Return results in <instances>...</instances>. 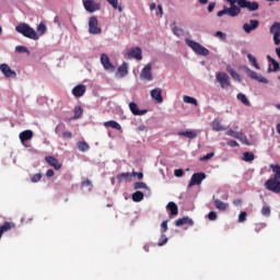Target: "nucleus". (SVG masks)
I'll return each mask as SVG.
<instances>
[{
    "label": "nucleus",
    "instance_id": "nucleus-1",
    "mask_svg": "<svg viewBox=\"0 0 280 280\" xmlns=\"http://www.w3.org/2000/svg\"><path fill=\"white\" fill-rule=\"evenodd\" d=\"M230 3V8H224L217 13V16H240L242 9L248 10V12H257L259 10V3L257 1L250 2L248 0H226ZM242 8V9H241Z\"/></svg>",
    "mask_w": 280,
    "mask_h": 280
},
{
    "label": "nucleus",
    "instance_id": "nucleus-2",
    "mask_svg": "<svg viewBox=\"0 0 280 280\" xmlns=\"http://www.w3.org/2000/svg\"><path fill=\"white\" fill-rule=\"evenodd\" d=\"M15 32L22 34L25 38H31V40H38V33H36V31L27 23H20L15 26Z\"/></svg>",
    "mask_w": 280,
    "mask_h": 280
},
{
    "label": "nucleus",
    "instance_id": "nucleus-3",
    "mask_svg": "<svg viewBox=\"0 0 280 280\" xmlns=\"http://www.w3.org/2000/svg\"><path fill=\"white\" fill-rule=\"evenodd\" d=\"M186 45L195 51L198 56H209V49H207L205 46L200 45V43L186 39Z\"/></svg>",
    "mask_w": 280,
    "mask_h": 280
},
{
    "label": "nucleus",
    "instance_id": "nucleus-4",
    "mask_svg": "<svg viewBox=\"0 0 280 280\" xmlns=\"http://www.w3.org/2000/svg\"><path fill=\"white\" fill-rule=\"evenodd\" d=\"M265 189L272 191V194H280V179L270 177L265 182Z\"/></svg>",
    "mask_w": 280,
    "mask_h": 280
},
{
    "label": "nucleus",
    "instance_id": "nucleus-5",
    "mask_svg": "<svg viewBox=\"0 0 280 280\" xmlns=\"http://www.w3.org/2000/svg\"><path fill=\"white\" fill-rule=\"evenodd\" d=\"M82 2L84 10L86 12H90V14L102 10V4L100 2H96L95 0H82Z\"/></svg>",
    "mask_w": 280,
    "mask_h": 280
},
{
    "label": "nucleus",
    "instance_id": "nucleus-6",
    "mask_svg": "<svg viewBox=\"0 0 280 280\" xmlns=\"http://www.w3.org/2000/svg\"><path fill=\"white\" fill-rule=\"evenodd\" d=\"M215 80L219 82L221 89H229L231 86V80L226 72H217Z\"/></svg>",
    "mask_w": 280,
    "mask_h": 280
},
{
    "label": "nucleus",
    "instance_id": "nucleus-7",
    "mask_svg": "<svg viewBox=\"0 0 280 280\" xmlns=\"http://www.w3.org/2000/svg\"><path fill=\"white\" fill-rule=\"evenodd\" d=\"M89 32L93 35L102 34V27H100V21L96 16H91L89 20Z\"/></svg>",
    "mask_w": 280,
    "mask_h": 280
},
{
    "label": "nucleus",
    "instance_id": "nucleus-8",
    "mask_svg": "<svg viewBox=\"0 0 280 280\" xmlns=\"http://www.w3.org/2000/svg\"><path fill=\"white\" fill-rule=\"evenodd\" d=\"M205 178H207V174L205 173H194L190 182L188 184V189H191V187L196 186V185H202V180H205Z\"/></svg>",
    "mask_w": 280,
    "mask_h": 280
},
{
    "label": "nucleus",
    "instance_id": "nucleus-9",
    "mask_svg": "<svg viewBox=\"0 0 280 280\" xmlns=\"http://www.w3.org/2000/svg\"><path fill=\"white\" fill-rule=\"evenodd\" d=\"M248 78L252 80H256L257 82H260L261 84H268V79L266 77L257 73L254 70H250L249 68L246 69Z\"/></svg>",
    "mask_w": 280,
    "mask_h": 280
},
{
    "label": "nucleus",
    "instance_id": "nucleus-10",
    "mask_svg": "<svg viewBox=\"0 0 280 280\" xmlns=\"http://www.w3.org/2000/svg\"><path fill=\"white\" fill-rule=\"evenodd\" d=\"M0 71L4 78H16V71L12 70L8 63L0 65Z\"/></svg>",
    "mask_w": 280,
    "mask_h": 280
},
{
    "label": "nucleus",
    "instance_id": "nucleus-11",
    "mask_svg": "<svg viewBox=\"0 0 280 280\" xmlns=\"http://www.w3.org/2000/svg\"><path fill=\"white\" fill-rule=\"evenodd\" d=\"M101 65H103L106 71H115V66H113L110 59L108 58V55L106 54L101 55Z\"/></svg>",
    "mask_w": 280,
    "mask_h": 280
},
{
    "label": "nucleus",
    "instance_id": "nucleus-12",
    "mask_svg": "<svg viewBox=\"0 0 280 280\" xmlns=\"http://www.w3.org/2000/svg\"><path fill=\"white\" fill-rule=\"evenodd\" d=\"M259 27L258 20H250L249 23H245L243 25V30L246 34H250V32H255Z\"/></svg>",
    "mask_w": 280,
    "mask_h": 280
},
{
    "label": "nucleus",
    "instance_id": "nucleus-13",
    "mask_svg": "<svg viewBox=\"0 0 280 280\" xmlns=\"http://www.w3.org/2000/svg\"><path fill=\"white\" fill-rule=\"evenodd\" d=\"M140 78L142 80H147L148 82H151V80H152V65L149 63L142 69V71L140 73Z\"/></svg>",
    "mask_w": 280,
    "mask_h": 280
},
{
    "label": "nucleus",
    "instance_id": "nucleus-14",
    "mask_svg": "<svg viewBox=\"0 0 280 280\" xmlns=\"http://www.w3.org/2000/svg\"><path fill=\"white\" fill-rule=\"evenodd\" d=\"M129 110L132 113V115L138 117H141L148 113L147 109H139V105H137L135 102L129 103Z\"/></svg>",
    "mask_w": 280,
    "mask_h": 280
},
{
    "label": "nucleus",
    "instance_id": "nucleus-15",
    "mask_svg": "<svg viewBox=\"0 0 280 280\" xmlns=\"http://www.w3.org/2000/svg\"><path fill=\"white\" fill-rule=\"evenodd\" d=\"M46 163H48V165H50V167H54V170H60L62 167V163H60L58 161V159L51 156V155H47L45 158Z\"/></svg>",
    "mask_w": 280,
    "mask_h": 280
},
{
    "label": "nucleus",
    "instance_id": "nucleus-16",
    "mask_svg": "<svg viewBox=\"0 0 280 280\" xmlns=\"http://www.w3.org/2000/svg\"><path fill=\"white\" fill-rule=\"evenodd\" d=\"M163 90L161 88L153 89L151 91V97L158 102V104H163Z\"/></svg>",
    "mask_w": 280,
    "mask_h": 280
},
{
    "label": "nucleus",
    "instance_id": "nucleus-17",
    "mask_svg": "<svg viewBox=\"0 0 280 280\" xmlns=\"http://www.w3.org/2000/svg\"><path fill=\"white\" fill-rule=\"evenodd\" d=\"M86 93V86L84 84H79L72 89V95L74 97H82Z\"/></svg>",
    "mask_w": 280,
    "mask_h": 280
},
{
    "label": "nucleus",
    "instance_id": "nucleus-18",
    "mask_svg": "<svg viewBox=\"0 0 280 280\" xmlns=\"http://www.w3.org/2000/svg\"><path fill=\"white\" fill-rule=\"evenodd\" d=\"M128 57L135 58L136 60H143L141 48L139 47L132 48L131 51L128 52Z\"/></svg>",
    "mask_w": 280,
    "mask_h": 280
},
{
    "label": "nucleus",
    "instance_id": "nucleus-19",
    "mask_svg": "<svg viewBox=\"0 0 280 280\" xmlns=\"http://www.w3.org/2000/svg\"><path fill=\"white\" fill-rule=\"evenodd\" d=\"M211 128L214 132H222L226 130V127H224V125H222V121H220V119L218 118L211 122Z\"/></svg>",
    "mask_w": 280,
    "mask_h": 280
},
{
    "label": "nucleus",
    "instance_id": "nucleus-20",
    "mask_svg": "<svg viewBox=\"0 0 280 280\" xmlns=\"http://www.w3.org/2000/svg\"><path fill=\"white\" fill-rule=\"evenodd\" d=\"M16 224H14L13 222H4L1 226H0V237L3 236V233H8V231H12V229H15Z\"/></svg>",
    "mask_w": 280,
    "mask_h": 280
},
{
    "label": "nucleus",
    "instance_id": "nucleus-21",
    "mask_svg": "<svg viewBox=\"0 0 280 280\" xmlns=\"http://www.w3.org/2000/svg\"><path fill=\"white\" fill-rule=\"evenodd\" d=\"M185 224H189V226H194V221L189 217H184L175 221V226H185Z\"/></svg>",
    "mask_w": 280,
    "mask_h": 280
},
{
    "label": "nucleus",
    "instance_id": "nucleus-22",
    "mask_svg": "<svg viewBox=\"0 0 280 280\" xmlns=\"http://www.w3.org/2000/svg\"><path fill=\"white\" fill-rule=\"evenodd\" d=\"M34 131L32 130H25L20 133V141L21 143H25V141H30V139H33Z\"/></svg>",
    "mask_w": 280,
    "mask_h": 280
},
{
    "label": "nucleus",
    "instance_id": "nucleus-23",
    "mask_svg": "<svg viewBox=\"0 0 280 280\" xmlns=\"http://www.w3.org/2000/svg\"><path fill=\"white\" fill-rule=\"evenodd\" d=\"M267 60L273 67V68H270V67L268 68V73H272L275 71H279V63L277 62V60H275V58H272L270 55H268L267 56Z\"/></svg>",
    "mask_w": 280,
    "mask_h": 280
},
{
    "label": "nucleus",
    "instance_id": "nucleus-24",
    "mask_svg": "<svg viewBox=\"0 0 280 280\" xmlns=\"http://www.w3.org/2000/svg\"><path fill=\"white\" fill-rule=\"evenodd\" d=\"M213 201H214V207L215 209H218L219 211H226L229 205L224 203L222 200L220 199H215V196H213Z\"/></svg>",
    "mask_w": 280,
    "mask_h": 280
},
{
    "label": "nucleus",
    "instance_id": "nucleus-25",
    "mask_svg": "<svg viewBox=\"0 0 280 280\" xmlns=\"http://www.w3.org/2000/svg\"><path fill=\"white\" fill-rule=\"evenodd\" d=\"M178 137H186L187 139H196V137H198V131L197 130L179 131Z\"/></svg>",
    "mask_w": 280,
    "mask_h": 280
},
{
    "label": "nucleus",
    "instance_id": "nucleus-26",
    "mask_svg": "<svg viewBox=\"0 0 280 280\" xmlns=\"http://www.w3.org/2000/svg\"><path fill=\"white\" fill-rule=\"evenodd\" d=\"M166 209L171 212V215H176L178 213V206L174 201H170Z\"/></svg>",
    "mask_w": 280,
    "mask_h": 280
},
{
    "label": "nucleus",
    "instance_id": "nucleus-27",
    "mask_svg": "<svg viewBox=\"0 0 280 280\" xmlns=\"http://www.w3.org/2000/svg\"><path fill=\"white\" fill-rule=\"evenodd\" d=\"M105 128H114V130H121V125L115 120L104 122Z\"/></svg>",
    "mask_w": 280,
    "mask_h": 280
},
{
    "label": "nucleus",
    "instance_id": "nucleus-28",
    "mask_svg": "<svg viewBox=\"0 0 280 280\" xmlns=\"http://www.w3.org/2000/svg\"><path fill=\"white\" fill-rule=\"evenodd\" d=\"M109 5H112L113 10H118V12H124V8L119 5V0H105Z\"/></svg>",
    "mask_w": 280,
    "mask_h": 280
},
{
    "label": "nucleus",
    "instance_id": "nucleus-29",
    "mask_svg": "<svg viewBox=\"0 0 280 280\" xmlns=\"http://www.w3.org/2000/svg\"><path fill=\"white\" fill-rule=\"evenodd\" d=\"M77 148L80 152H89L91 147L89 145V143H86V141H79L77 143Z\"/></svg>",
    "mask_w": 280,
    "mask_h": 280
},
{
    "label": "nucleus",
    "instance_id": "nucleus-30",
    "mask_svg": "<svg viewBox=\"0 0 280 280\" xmlns=\"http://www.w3.org/2000/svg\"><path fill=\"white\" fill-rule=\"evenodd\" d=\"M117 73H119L120 78H125V75H128V65L122 63L118 67Z\"/></svg>",
    "mask_w": 280,
    "mask_h": 280
},
{
    "label": "nucleus",
    "instance_id": "nucleus-31",
    "mask_svg": "<svg viewBox=\"0 0 280 280\" xmlns=\"http://www.w3.org/2000/svg\"><path fill=\"white\" fill-rule=\"evenodd\" d=\"M270 170L273 172V178L280 180V165L279 164H270Z\"/></svg>",
    "mask_w": 280,
    "mask_h": 280
},
{
    "label": "nucleus",
    "instance_id": "nucleus-32",
    "mask_svg": "<svg viewBox=\"0 0 280 280\" xmlns=\"http://www.w3.org/2000/svg\"><path fill=\"white\" fill-rule=\"evenodd\" d=\"M73 113L74 116L72 117V119H80V117L84 115V109L82 108V106H75Z\"/></svg>",
    "mask_w": 280,
    "mask_h": 280
},
{
    "label": "nucleus",
    "instance_id": "nucleus-33",
    "mask_svg": "<svg viewBox=\"0 0 280 280\" xmlns=\"http://www.w3.org/2000/svg\"><path fill=\"white\" fill-rule=\"evenodd\" d=\"M237 100L244 104V106H250V101H248V97H246V94L238 93L237 94Z\"/></svg>",
    "mask_w": 280,
    "mask_h": 280
},
{
    "label": "nucleus",
    "instance_id": "nucleus-34",
    "mask_svg": "<svg viewBox=\"0 0 280 280\" xmlns=\"http://www.w3.org/2000/svg\"><path fill=\"white\" fill-rule=\"evenodd\" d=\"M243 161H245L246 163H250L252 161H255V154L252 152H245L243 154Z\"/></svg>",
    "mask_w": 280,
    "mask_h": 280
},
{
    "label": "nucleus",
    "instance_id": "nucleus-35",
    "mask_svg": "<svg viewBox=\"0 0 280 280\" xmlns=\"http://www.w3.org/2000/svg\"><path fill=\"white\" fill-rule=\"evenodd\" d=\"M270 34H280V22H275L270 27Z\"/></svg>",
    "mask_w": 280,
    "mask_h": 280
},
{
    "label": "nucleus",
    "instance_id": "nucleus-36",
    "mask_svg": "<svg viewBox=\"0 0 280 280\" xmlns=\"http://www.w3.org/2000/svg\"><path fill=\"white\" fill-rule=\"evenodd\" d=\"M143 192H141V191H136V192H133L132 194V200H133V202H141V200H143Z\"/></svg>",
    "mask_w": 280,
    "mask_h": 280
},
{
    "label": "nucleus",
    "instance_id": "nucleus-37",
    "mask_svg": "<svg viewBox=\"0 0 280 280\" xmlns=\"http://www.w3.org/2000/svg\"><path fill=\"white\" fill-rule=\"evenodd\" d=\"M247 59L253 65V67H255V69H260L259 63H257V58H255V56L248 54Z\"/></svg>",
    "mask_w": 280,
    "mask_h": 280
},
{
    "label": "nucleus",
    "instance_id": "nucleus-38",
    "mask_svg": "<svg viewBox=\"0 0 280 280\" xmlns=\"http://www.w3.org/2000/svg\"><path fill=\"white\" fill-rule=\"evenodd\" d=\"M228 71L234 80H237V82H242V77L240 75V73H237V71H235V69H228Z\"/></svg>",
    "mask_w": 280,
    "mask_h": 280
},
{
    "label": "nucleus",
    "instance_id": "nucleus-39",
    "mask_svg": "<svg viewBox=\"0 0 280 280\" xmlns=\"http://www.w3.org/2000/svg\"><path fill=\"white\" fill-rule=\"evenodd\" d=\"M117 178L119 182L121 180H130V178H132V174L130 173H120L117 175Z\"/></svg>",
    "mask_w": 280,
    "mask_h": 280
},
{
    "label": "nucleus",
    "instance_id": "nucleus-40",
    "mask_svg": "<svg viewBox=\"0 0 280 280\" xmlns=\"http://www.w3.org/2000/svg\"><path fill=\"white\" fill-rule=\"evenodd\" d=\"M37 32L39 33V36H44V34L47 33V25H45L44 22H40L37 26Z\"/></svg>",
    "mask_w": 280,
    "mask_h": 280
},
{
    "label": "nucleus",
    "instance_id": "nucleus-41",
    "mask_svg": "<svg viewBox=\"0 0 280 280\" xmlns=\"http://www.w3.org/2000/svg\"><path fill=\"white\" fill-rule=\"evenodd\" d=\"M185 104H194V106H198V101L191 96H184Z\"/></svg>",
    "mask_w": 280,
    "mask_h": 280
},
{
    "label": "nucleus",
    "instance_id": "nucleus-42",
    "mask_svg": "<svg viewBox=\"0 0 280 280\" xmlns=\"http://www.w3.org/2000/svg\"><path fill=\"white\" fill-rule=\"evenodd\" d=\"M240 142L245 143V145H248V138L243 132H240L237 138Z\"/></svg>",
    "mask_w": 280,
    "mask_h": 280
},
{
    "label": "nucleus",
    "instance_id": "nucleus-43",
    "mask_svg": "<svg viewBox=\"0 0 280 280\" xmlns=\"http://www.w3.org/2000/svg\"><path fill=\"white\" fill-rule=\"evenodd\" d=\"M261 215H265V218H270V208L269 206H264L260 211Z\"/></svg>",
    "mask_w": 280,
    "mask_h": 280
},
{
    "label": "nucleus",
    "instance_id": "nucleus-44",
    "mask_svg": "<svg viewBox=\"0 0 280 280\" xmlns=\"http://www.w3.org/2000/svg\"><path fill=\"white\" fill-rule=\"evenodd\" d=\"M81 187H89V191H91L93 189V183L91 182V179H84L81 183Z\"/></svg>",
    "mask_w": 280,
    "mask_h": 280
},
{
    "label": "nucleus",
    "instance_id": "nucleus-45",
    "mask_svg": "<svg viewBox=\"0 0 280 280\" xmlns=\"http://www.w3.org/2000/svg\"><path fill=\"white\" fill-rule=\"evenodd\" d=\"M133 187L135 189H148V185L143 182H136Z\"/></svg>",
    "mask_w": 280,
    "mask_h": 280
},
{
    "label": "nucleus",
    "instance_id": "nucleus-46",
    "mask_svg": "<svg viewBox=\"0 0 280 280\" xmlns=\"http://www.w3.org/2000/svg\"><path fill=\"white\" fill-rule=\"evenodd\" d=\"M240 132L241 131H235L233 129H230V130L226 131V135H228V137H232L233 139H237V137L240 136Z\"/></svg>",
    "mask_w": 280,
    "mask_h": 280
},
{
    "label": "nucleus",
    "instance_id": "nucleus-47",
    "mask_svg": "<svg viewBox=\"0 0 280 280\" xmlns=\"http://www.w3.org/2000/svg\"><path fill=\"white\" fill-rule=\"evenodd\" d=\"M66 128L67 126H65V124H59L55 129L56 135H60L61 132H65Z\"/></svg>",
    "mask_w": 280,
    "mask_h": 280
},
{
    "label": "nucleus",
    "instance_id": "nucleus-48",
    "mask_svg": "<svg viewBox=\"0 0 280 280\" xmlns=\"http://www.w3.org/2000/svg\"><path fill=\"white\" fill-rule=\"evenodd\" d=\"M168 242L167 236H165V234H162L160 237V242L158 243V246H165Z\"/></svg>",
    "mask_w": 280,
    "mask_h": 280
},
{
    "label": "nucleus",
    "instance_id": "nucleus-49",
    "mask_svg": "<svg viewBox=\"0 0 280 280\" xmlns=\"http://www.w3.org/2000/svg\"><path fill=\"white\" fill-rule=\"evenodd\" d=\"M15 51L18 54H27L30 50H27V47H25V46H16Z\"/></svg>",
    "mask_w": 280,
    "mask_h": 280
},
{
    "label": "nucleus",
    "instance_id": "nucleus-50",
    "mask_svg": "<svg viewBox=\"0 0 280 280\" xmlns=\"http://www.w3.org/2000/svg\"><path fill=\"white\" fill-rule=\"evenodd\" d=\"M40 178H43V175L40 173H37V174L32 176L31 180L33 183H39Z\"/></svg>",
    "mask_w": 280,
    "mask_h": 280
},
{
    "label": "nucleus",
    "instance_id": "nucleus-51",
    "mask_svg": "<svg viewBox=\"0 0 280 280\" xmlns=\"http://www.w3.org/2000/svg\"><path fill=\"white\" fill-rule=\"evenodd\" d=\"M214 36L217 38H220L221 40H226V34L225 33H222L221 31H218Z\"/></svg>",
    "mask_w": 280,
    "mask_h": 280
},
{
    "label": "nucleus",
    "instance_id": "nucleus-52",
    "mask_svg": "<svg viewBox=\"0 0 280 280\" xmlns=\"http://www.w3.org/2000/svg\"><path fill=\"white\" fill-rule=\"evenodd\" d=\"M208 219L210 220V221H215V220H218V213H215L214 211H210L209 213H208Z\"/></svg>",
    "mask_w": 280,
    "mask_h": 280
},
{
    "label": "nucleus",
    "instance_id": "nucleus-53",
    "mask_svg": "<svg viewBox=\"0 0 280 280\" xmlns=\"http://www.w3.org/2000/svg\"><path fill=\"white\" fill-rule=\"evenodd\" d=\"M213 156H215V153L210 152V153L203 155V156L200 159V161H209L210 159H213Z\"/></svg>",
    "mask_w": 280,
    "mask_h": 280
},
{
    "label": "nucleus",
    "instance_id": "nucleus-54",
    "mask_svg": "<svg viewBox=\"0 0 280 280\" xmlns=\"http://www.w3.org/2000/svg\"><path fill=\"white\" fill-rule=\"evenodd\" d=\"M248 214L246 213V211H243V212H241L240 213V215H238V222H246V217H247Z\"/></svg>",
    "mask_w": 280,
    "mask_h": 280
},
{
    "label": "nucleus",
    "instance_id": "nucleus-55",
    "mask_svg": "<svg viewBox=\"0 0 280 280\" xmlns=\"http://www.w3.org/2000/svg\"><path fill=\"white\" fill-rule=\"evenodd\" d=\"M174 174L177 178H180L185 174V171H183V168H178L174 171Z\"/></svg>",
    "mask_w": 280,
    "mask_h": 280
},
{
    "label": "nucleus",
    "instance_id": "nucleus-56",
    "mask_svg": "<svg viewBox=\"0 0 280 280\" xmlns=\"http://www.w3.org/2000/svg\"><path fill=\"white\" fill-rule=\"evenodd\" d=\"M173 34H174L175 36H182L183 30L178 28L177 26H174V27H173Z\"/></svg>",
    "mask_w": 280,
    "mask_h": 280
},
{
    "label": "nucleus",
    "instance_id": "nucleus-57",
    "mask_svg": "<svg viewBox=\"0 0 280 280\" xmlns=\"http://www.w3.org/2000/svg\"><path fill=\"white\" fill-rule=\"evenodd\" d=\"M62 137H63V139H72L73 133L71 131H63Z\"/></svg>",
    "mask_w": 280,
    "mask_h": 280
},
{
    "label": "nucleus",
    "instance_id": "nucleus-58",
    "mask_svg": "<svg viewBox=\"0 0 280 280\" xmlns=\"http://www.w3.org/2000/svg\"><path fill=\"white\" fill-rule=\"evenodd\" d=\"M131 176H137L138 180H143V174L141 172L132 171Z\"/></svg>",
    "mask_w": 280,
    "mask_h": 280
},
{
    "label": "nucleus",
    "instance_id": "nucleus-59",
    "mask_svg": "<svg viewBox=\"0 0 280 280\" xmlns=\"http://www.w3.org/2000/svg\"><path fill=\"white\" fill-rule=\"evenodd\" d=\"M273 43L275 45H280V33L273 35Z\"/></svg>",
    "mask_w": 280,
    "mask_h": 280
},
{
    "label": "nucleus",
    "instance_id": "nucleus-60",
    "mask_svg": "<svg viewBox=\"0 0 280 280\" xmlns=\"http://www.w3.org/2000/svg\"><path fill=\"white\" fill-rule=\"evenodd\" d=\"M228 145H230V148H237V147H240V143H237V141H235V140H230L228 142Z\"/></svg>",
    "mask_w": 280,
    "mask_h": 280
},
{
    "label": "nucleus",
    "instance_id": "nucleus-61",
    "mask_svg": "<svg viewBox=\"0 0 280 280\" xmlns=\"http://www.w3.org/2000/svg\"><path fill=\"white\" fill-rule=\"evenodd\" d=\"M161 228L162 234L167 232V220L162 222Z\"/></svg>",
    "mask_w": 280,
    "mask_h": 280
},
{
    "label": "nucleus",
    "instance_id": "nucleus-62",
    "mask_svg": "<svg viewBox=\"0 0 280 280\" xmlns=\"http://www.w3.org/2000/svg\"><path fill=\"white\" fill-rule=\"evenodd\" d=\"M215 10V2H212L208 5V12H213Z\"/></svg>",
    "mask_w": 280,
    "mask_h": 280
},
{
    "label": "nucleus",
    "instance_id": "nucleus-63",
    "mask_svg": "<svg viewBox=\"0 0 280 280\" xmlns=\"http://www.w3.org/2000/svg\"><path fill=\"white\" fill-rule=\"evenodd\" d=\"M54 170H48L47 172H46V176H47V178H51V176H54Z\"/></svg>",
    "mask_w": 280,
    "mask_h": 280
},
{
    "label": "nucleus",
    "instance_id": "nucleus-64",
    "mask_svg": "<svg viewBox=\"0 0 280 280\" xmlns=\"http://www.w3.org/2000/svg\"><path fill=\"white\" fill-rule=\"evenodd\" d=\"M159 9V13H156V16H163V7L162 5H158Z\"/></svg>",
    "mask_w": 280,
    "mask_h": 280
}]
</instances>
